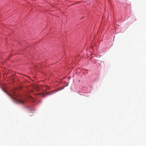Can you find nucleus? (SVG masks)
Instances as JSON below:
<instances>
[{
	"instance_id": "f257e3e1",
	"label": "nucleus",
	"mask_w": 146,
	"mask_h": 146,
	"mask_svg": "<svg viewBox=\"0 0 146 146\" xmlns=\"http://www.w3.org/2000/svg\"><path fill=\"white\" fill-rule=\"evenodd\" d=\"M27 109V110H29L30 111H32V108L31 107H30L29 106H26L25 107Z\"/></svg>"
},
{
	"instance_id": "f03ea898",
	"label": "nucleus",
	"mask_w": 146,
	"mask_h": 146,
	"mask_svg": "<svg viewBox=\"0 0 146 146\" xmlns=\"http://www.w3.org/2000/svg\"><path fill=\"white\" fill-rule=\"evenodd\" d=\"M17 103L21 104H24V101L21 100H17Z\"/></svg>"
},
{
	"instance_id": "7ed1b4c3",
	"label": "nucleus",
	"mask_w": 146,
	"mask_h": 146,
	"mask_svg": "<svg viewBox=\"0 0 146 146\" xmlns=\"http://www.w3.org/2000/svg\"><path fill=\"white\" fill-rule=\"evenodd\" d=\"M3 90V91L5 92V93H7V92H6V91H5V90Z\"/></svg>"
}]
</instances>
